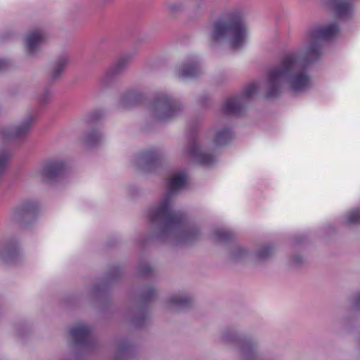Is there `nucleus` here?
Segmentation results:
<instances>
[{
  "instance_id": "f257e3e1",
  "label": "nucleus",
  "mask_w": 360,
  "mask_h": 360,
  "mask_svg": "<svg viewBox=\"0 0 360 360\" xmlns=\"http://www.w3.org/2000/svg\"><path fill=\"white\" fill-rule=\"evenodd\" d=\"M339 32L336 23L312 29L308 34V44L302 51L288 53L271 68L266 76L265 96L277 97L286 84L295 94L303 93L312 86L308 65L319 58L321 53L322 40L329 39Z\"/></svg>"
},
{
  "instance_id": "f03ea898",
  "label": "nucleus",
  "mask_w": 360,
  "mask_h": 360,
  "mask_svg": "<svg viewBox=\"0 0 360 360\" xmlns=\"http://www.w3.org/2000/svg\"><path fill=\"white\" fill-rule=\"evenodd\" d=\"M186 183V172L180 170L173 173L168 180L164 196L156 205L150 207L148 216L153 226V238L179 245L200 238L198 226L188 222L181 212L172 207L176 193L184 188Z\"/></svg>"
},
{
  "instance_id": "7ed1b4c3",
  "label": "nucleus",
  "mask_w": 360,
  "mask_h": 360,
  "mask_svg": "<svg viewBox=\"0 0 360 360\" xmlns=\"http://www.w3.org/2000/svg\"><path fill=\"white\" fill-rule=\"evenodd\" d=\"M210 37L218 44L229 46L238 51L243 49L248 40V30L244 20V6L233 1L212 22Z\"/></svg>"
},
{
  "instance_id": "20e7f679",
  "label": "nucleus",
  "mask_w": 360,
  "mask_h": 360,
  "mask_svg": "<svg viewBox=\"0 0 360 360\" xmlns=\"http://www.w3.org/2000/svg\"><path fill=\"white\" fill-rule=\"evenodd\" d=\"M221 341L233 347L240 360H257V340L244 335L234 327L227 328L221 333Z\"/></svg>"
},
{
  "instance_id": "39448f33",
  "label": "nucleus",
  "mask_w": 360,
  "mask_h": 360,
  "mask_svg": "<svg viewBox=\"0 0 360 360\" xmlns=\"http://www.w3.org/2000/svg\"><path fill=\"white\" fill-rule=\"evenodd\" d=\"M183 110L181 103L165 93L158 94L149 106L150 115L158 121L171 119Z\"/></svg>"
},
{
  "instance_id": "423d86ee",
  "label": "nucleus",
  "mask_w": 360,
  "mask_h": 360,
  "mask_svg": "<svg viewBox=\"0 0 360 360\" xmlns=\"http://www.w3.org/2000/svg\"><path fill=\"white\" fill-rule=\"evenodd\" d=\"M65 162L60 158H50L44 161L35 170L34 176L51 182L62 177L66 171Z\"/></svg>"
},
{
  "instance_id": "0eeeda50",
  "label": "nucleus",
  "mask_w": 360,
  "mask_h": 360,
  "mask_svg": "<svg viewBox=\"0 0 360 360\" xmlns=\"http://www.w3.org/2000/svg\"><path fill=\"white\" fill-rule=\"evenodd\" d=\"M258 86L255 83L248 84L240 95L229 97L222 106V111L226 115H238L242 112L248 100L257 92Z\"/></svg>"
},
{
  "instance_id": "6e6552de",
  "label": "nucleus",
  "mask_w": 360,
  "mask_h": 360,
  "mask_svg": "<svg viewBox=\"0 0 360 360\" xmlns=\"http://www.w3.org/2000/svg\"><path fill=\"white\" fill-rule=\"evenodd\" d=\"M185 152L198 163L205 166L211 165L215 162V157L207 153L202 141L194 135L190 137Z\"/></svg>"
},
{
  "instance_id": "1a4fd4ad",
  "label": "nucleus",
  "mask_w": 360,
  "mask_h": 360,
  "mask_svg": "<svg viewBox=\"0 0 360 360\" xmlns=\"http://www.w3.org/2000/svg\"><path fill=\"white\" fill-rule=\"evenodd\" d=\"M35 119V114L31 113L18 126L2 127L0 129V141L6 143L12 140L22 138L28 133Z\"/></svg>"
},
{
  "instance_id": "9d476101",
  "label": "nucleus",
  "mask_w": 360,
  "mask_h": 360,
  "mask_svg": "<svg viewBox=\"0 0 360 360\" xmlns=\"http://www.w3.org/2000/svg\"><path fill=\"white\" fill-rule=\"evenodd\" d=\"M133 56L125 53L120 56L101 76L100 83L103 86L111 84L117 76L124 72L128 67Z\"/></svg>"
},
{
  "instance_id": "9b49d317",
  "label": "nucleus",
  "mask_w": 360,
  "mask_h": 360,
  "mask_svg": "<svg viewBox=\"0 0 360 360\" xmlns=\"http://www.w3.org/2000/svg\"><path fill=\"white\" fill-rule=\"evenodd\" d=\"M160 153L156 149L141 152L132 160V164L137 169L145 172L153 171L159 165Z\"/></svg>"
},
{
  "instance_id": "f8f14e48",
  "label": "nucleus",
  "mask_w": 360,
  "mask_h": 360,
  "mask_svg": "<svg viewBox=\"0 0 360 360\" xmlns=\"http://www.w3.org/2000/svg\"><path fill=\"white\" fill-rule=\"evenodd\" d=\"M70 334L75 345L85 349H89L93 347L91 328L89 326L77 323L71 328Z\"/></svg>"
},
{
  "instance_id": "ddd939ff",
  "label": "nucleus",
  "mask_w": 360,
  "mask_h": 360,
  "mask_svg": "<svg viewBox=\"0 0 360 360\" xmlns=\"http://www.w3.org/2000/svg\"><path fill=\"white\" fill-rule=\"evenodd\" d=\"M37 212V204L32 200L22 202L12 212L11 217L13 221L27 224L32 221Z\"/></svg>"
},
{
  "instance_id": "4468645a",
  "label": "nucleus",
  "mask_w": 360,
  "mask_h": 360,
  "mask_svg": "<svg viewBox=\"0 0 360 360\" xmlns=\"http://www.w3.org/2000/svg\"><path fill=\"white\" fill-rule=\"evenodd\" d=\"M193 304L192 298L184 292H175L170 295L163 304L165 310L176 311L186 309Z\"/></svg>"
},
{
  "instance_id": "2eb2a0df",
  "label": "nucleus",
  "mask_w": 360,
  "mask_h": 360,
  "mask_svg": "<svg viewBox=\"0 0 360 360\" xmlns=\"http://www.w3.org/2000/svg\"><path fill=\"white\" fill-rule=\"evenodd\" d=\"M48 39V34L42 30L28 32L25 39L27 54L34 56L40 51L41 46Z\"/></svg>"
},
{
  "instance_id": "dca6fc26",
  "label": "nucleus",
  "mask_w": 360,
  "mask_h": 360,
  "mask_svg": "<svg viewBox=\"0 0 360 360\" xmlns=\"http://www.w3.org/2000/svg\"><path fill=\"white\" fill-rule=\"evenodd\" d=\"M70 60L69 56L63 54L50 64L47 71V77L50 82H55L60 79Z\"/></svg>"
},
{
  "instance_id": "f3484780",
  "label": "nucleus",
  "mask_w": 360,
  "mask_h": 360,
  "mask_svg": "<svg viewBox=\"0 0 360 360\" xmlns=\"http://www.w3.org/2000/svg\"><path fill=\"white\" fill-rule=\"evenodd\" d=\"M202 73V68L199 60L193 58L184 62L176 70V76L179 78H193Z\"/></svg>"
},
{
  "instance_id": "a211bd4d",
  "label": "nucleus",
  "mask_w": 360,
  "mask_h": 360,
  "mask_svg": "<svg viewBox=\"0 0 360 360\" xmlns=\"http://www.w3.org/2000/svg\"><path fill=\"white\" fill-rule=\"evenodd\" d=\"M142 99V94L135 90H129L120 96L118 105L123 109H128L136 105Z\"/></svg>"
},
{
  "instance_id": "6ab92c4d",
  "label": "nucleus",
  "mask_w": 360,
  "mask_h": 360,
  "mask_svg": "<svg viewBox=\"0 0 360 360\" xmlns=\"http://www.w3.org/2000/svg\"><path fill=\"white\" fill-rule=\"evenodd\" d=\"M209 136H212L213 143L215 146H224L229 143L233 137V134L232 131L227 128H222L216 130L214 132L210 131L208 132Z\"/></svg>"
},
{
  "instance_id": "aec40b11",
  "label": "nucleus",
  "mask_w": 360,
  "mask_h": 360,
  "mask_svg": "<svg viewBox=\"0 0 360 360\" xmlns=\"http://www.w3.org/2000/svg\"><path fill=\"white\" fill-rule=\"evenodd\" d=\"M164 6L168 13L176 16L188 8V0H167Z\"/></svg>"
},
{
  "instance_id": "412c9836",
  "label": "nucleus",
  "mask_w": 360,
  "mask_h": 360,
  "mask_svg": "<svg viewBox=\"0 0 360 360\" xmlns=\"http://www.w3.org/2000/svg\"><path fill=\"white\" fill-rule=\"evenodd\" d=\"M17 246L11 243L0 242V259L5 262H12L18 255Z\"/></svg>"
},
{
  "instance_id": "4be33fe9",
  "label": "nucleus",
  "mask_w": 360,
  "mask_h": 360,
  "mask_svg": "<svg viewBox=\"0 0 360 360\" xmlns=\"http://www.w3.org/2000/svg\"><path fill=\"white\" fill-rule=\"evenodd\" d=\"M335 14L339 18L348 17L353 11L351 0H332Z\"/></svg>"
},
{
  "instance_id": "5701e85b",
  "label": "nucleus",
  "mask_w": 360,
  "mask_h": 360,
  "mask_svg": "<svg viewBox=\"0 0 360 360\" xmlns=\"http://www.w3.org/2000/svg\"><path fill=\"white\" fill-rule=\"evenodd\" d=\"M103 139L102 134L97 129L88 131L83 138L84 143L88 147H93L99 143Z\"/></svg>"
},
{
  "instance_id": "b1692460",
  "label": "nucleus",
  "mask_w": 360,
  "mask_h": 360,
  "mask_svg": "<svg viewBox=\"0 0 360 360\" xmlns=\"http://www.w3.org/2000/svg\"><path fill=\"white\" fill-rule=\"evenodd\" d=\"M11 155V152L6 146L0 147V176L6 172Z\"/></svg>"
},
{
  "instance_id": "393cba45",
  "label": "nucleus",
  "mask_w": 360,
  "mask_h": 360,
  "mask_svg": "<svg viewBox=\"0 0 360 360\" xmlns=\"http://www.w3.org/2000/svg\"><path fill=\"white\" fill-rule=\"evenodd\" d=\"M233 236V234L231 231L224 229H217L212 233L213 240L217 242H228L232 238Z\"/></svg>"
},
{
  "instance_id": "a878e982",
  "label": "nucleus",
  "mask_w": 360,
  "mask_h": 360,
  "mask_svg": "<svg viewBox=\"0 0 360 360\" xmlns=\"http://www.w3.org/2000/svg\"><path fill=\"white\" fill-rule=\"evenodd\" d=\"M134 348L128 342H124L118 345L117 351V360H122L129 358Z\"/></svg>"
},
{
  "instance_id": "bb28decb",
  "label": "nucleus",
  "mask_w": 360,
  "mask_h": 360,
  "mask_svg": "<svg viewBox=\"0 0 360 360\" xmlns=\"http://www.w3.org/2000/svg\"><path fill=\"white\" fill-rule=\"evenodd\" d=\"M345 224H360V209H353L349 211L344 217Z\"/></svg>"
},
{
  "instance_id": "cd10ccee",
  "label": "nucleus",
  "mask_w": 360,
  "mask_h": 360,
  "mask_svg": "<svg viewBox=\"0 0 360 360\" xmlns=\"http://www.w3.org/2000/svg\"><path fill=\"white\" fill-rule=\"evenodd\" d=\"M274 253V249L270 245L261 247L255 253V257L259 260L269 259Z\"/></svg>"
},
{
  "instance_id": "c85d7f7f",
  "label": "nucleus",
  "mask_w": 360,
  "mask_h": 360,
  "mask_svg": "<svg viewBox=\"0 0 360 360\" xmlns=\"http://www.w3.org/2000/svg\"><path fill=\"white\" fill-rule=\"evenodd\" d=\"M157 291L153 287H147L143 289L141 294V300L143 302H147L156 297Z\"/></svg>"
},
{
  "instance_id": "c756f323",
  "label": "nucleus",
  "mask_w": 360,
  "mask_h": 360,
  "mask_svg": "<svg viewBox=\"0 0 360 360\" xmlns=\"http://www.w3.org/2000/svg\"><path fill=\"white\" fill-rule=\"evenodd\" d=\"M248 254L246 248L241 246L234 247L231 252V257L233 260H240L244 259Z\"/></svg>"
},
{
  "instance_id": "7c9ffc66",
  "label": "nucleus",
  "mask_w": 360,
  "mask_h": 360,
  "mask_svg": "<svg viewBox=\"0 0 360 360\" xmlns=\"http://www.w3.org/2000/svg\"><path fill=\"white\" fill-rule=\"evenodd\" d=\"M147 318L148 316L145 312L140 311L136 314L131 322L135 326L141 327L145 324Z\"/></svg>"
},
{
  "instance_id": "2f4dec72",
  "label": "nucleus",
  "mask_w": 360,
  "mask_h": 360,
  "mask_svg": "<svg viewBox=\"0 0 360 360\" xmlns=\"http://www.w3.org/2000/svg\"><path fill=\"white\" fill-rule=\"evenodd\" d=\"M153 268L148 263H141L138 267V274L140 276H147L152 274Z\"/></svg>"
},
{
  "instance_id": "473e14b6",
  "label": "nucleus",
  "mask_w": 360,
  "mask_h": 360,
  "mask_svg": "<svg viewBox=\"0 0 360 360\" xmlns=\"http://www.w3.org/2000/svg\"><path fill=\"white\" fill-rule=\"evenodd\" d=\"M52 96V92L49 89H45L39 96V101L41 103H46L48 102Z\"/></svg>"
},
{
  "instance_id": "72a5a7b5",
  "label": "nucleus",
  "mask_w": 360,
  "mask_h": 360,
  "mask_svg": "<svg viewBox=\"0 0 360 360\" xmlns=\"http://www.w3.org/2000/svg\"><path fill=\"white\" fill-rule=\"evenodd\" d=\"M120 274V269L119 267H112L109 271L108 280L112 281L115 280Z\"/></svg>"
},
{
  "instance_id": "f704fd0d",
  "label": "nucleus",
  "mask_w": 360,
  "mask_h": 360,
  "mask_svg": "<svg viewBox=\"0 0 360 360\" xmlns=\"http://www.w3.org/2000/svg\"><path fill=\"white\" fill-rule=\"evenodd\" d=\"M303 261H304V259H303L302 256H301L300 255H294L290 259V263L292 265H295V266L302 264L303 262Z\"/></svg>"
},
{
  "instance_id": "c9c22d12",
  "label": "nucleus",
  "mask_w": 360,
  "mask_h": 360,
  "mask_svg": "<svg viewBox=\"0 0 360 360\" xmlns=\"http://www.w3.org/2000/svg\"><path fill=\"white\" fill-rule=\"evenodd\" d=\"M105 289V284H103V283H101L98 285H96L93 288V294H94L95 295H98L100 292H101L102 291H103Z\"/></svg>"
},
{
  "instance_id": "e433bc0d",
  "label": "nucleus",
  "mask_w": 360,
  "mask_h": 360,
  "mask_svg": "<svg viewBox=\"0 0 360 360\" xmlns=\"http://www.w3.org/2000/svg\"><path fill=\"white\" fill-rule=\"evenodd\" d=\"M194 10H195V12H198V13L204 11H205V3H204V1H200V2L196 4V5L194 7Z\"/></svg>"
},
{
  "instance_id": "4c0bfd02",
  "label": "nucleus",
  "mask_w": 360,
  "mask_h": 360,
  "mask_svg": "<svg viewBox=\"0 0 360 360\" xmlns=\"http://www.w3.org/2000/svg\"><path fill=\"white\" fill-rule=\"evenodd\" d=\"M353 304L357 309H360V292L356 294L353 300Z\"/></svg>"
},
{
  "instance_id": "58836bf2",
  "label": "nucleus",
  "mask_w": 360,
  "mask_h": 360,
  "mask_svg": "<svg viewBox=\"0 0 360 360\" xmlns=\"http://www.w3.org/2000/svg\"><path fill=\"white\" fill-rule=\"evenodd\" d=\"M9 62L8 60H6V59H1L0 58V70H5L6 68H7L9 65Z\"/></svg>"
},
{
  "instance_id": "ea45409f",
  "label": "nucleus",
  "mask_w": 360,
  "mask_h": 360,
  "mask_svg": "<svg viewBox=\"0 0 360 360\" xmlns=\"http://www.w3.org/2000/svg\"><path fill=\"white\" fill-rule=\"evenodd\" d=\"M101 116V113H100V112H94V113H92V115H91V117H91V120H96V119H98V118H99Z\"/></svg>"
}]
</instances>
